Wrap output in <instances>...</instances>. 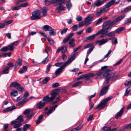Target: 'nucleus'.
<instances>
[{
    "instance_id": "1",
    "label": "nucleus",
    "mask_w": 131,
    "mask_h": 131,
    "mask_svg": "<svg viewBox=\"0 0 131 131\" xmlns=\"http://www.w3.org/2000/svg\"><path fill=\"white\" fill-rule=\"evenodd\" d=\"M78 53L76 52L73 54V56L66 62L62 66L58 69L56 71L54 74L53 76L54 78L57 77L60 72L63 70V68L70 64L74 60L75 57L78 55Z\"/></svg>"
},
{
    "instance_id": "2",
    "label": "nucleus",
    "mask_w": 131,
    "mask_h": 131,
    "mask_svg": "<svg viewBox=\"0 0 131 131\" xmlns=\"http://www.w3.org/2000/svg\"><path fill=\"white\" fill-rule=\"evenodd\" d=\"M112 28V27L109 26L105 29L102 28L101 29V34L100 37L102 38L107 36L108 37L114 36L116 35L115 31L111 32L107 34V33L111 30Z\"/></svg>"
},
{
    "instance_id": "3",
    "label": "nucleus",
    "mask_w": 131,
    "mask_h": 131,
    "mask_svg": "<svg viewBox=\"0 0 131 131\" xmlns=\"http://www.w3.org/2000/svg\"><path fill=\"white\" fill-rule=\"evenodd\" d=\"M57 94V92L56 90H54L50 94V97L48 95H47L43 97V101L48 103L53 100Z\"/></svg>"
},
{
    "instance_id": "4",
    "label": "nucleus",
    "mask_w": 131,
    "mask_h": 131,
    "mask_svg": "<svg viewBox=\"0 0 131 131\" xmlns=\"http://www.w3.org/2000/svg\"><path fill=\"white\" fill-rule=\"evenodd\" d=\"M32 16L30 18L32 20L40 19L41 17V12L38 10L33 12L32 13Z\"/></svg>"
},
{
    "instance_id": "5",
    "label": "nucleus",
    "mask_w": 131,
    "mask_h": 131,
    "mask_svg": "<svg viewBox=\"0 0 131 131\" xmlns=\"http://www.w3.org/2000/svg\"><path fill=\"white\" fill-rule=\"evenodd\" d=\"M10 86L15 88L20 92H22L24 90V88L21 86L18 83L16 82H14L11 83Z\"/></svg>"
},
{
    "instance_id": "6",
    "label": "nucleus",
    "mask_w": 131,
    "mask_h": 131,
    "mask_svg": "<svg viewBox=\"0 0 131 131\" xmlns=\"http://www.w3.org/2000/svg\"><path fill=\"white\" fill-rule=\"evenodd\" d=\"M96 75L97 76V78L100 79H102L108 76L109 75V73L107 72H104L100 70L98 72L95 73Z\"/></svg>"
},
{
    "instance_id": "7",
    "label": "nucleus",
    "mask_w": 131,
    "mask_h": 131,
    "mask_svg": "<svg viewBox=\"0 0 131 131\" xmlns=\"http://www.w3.org/2000/svg\"><path fill=\"white\" fill-rule=\"evenodd\" d=\"M94 16L93 14H91L85 18L84 21L85 23V25L88 26L92 23V19Z\"/></svg>"
},
{
    "instance_id": "8",
    "label": "nucleus",
    "mask_w": 131,
    "mask_h": 131,
    "mask_svg": "<svg viewBox=\"0 0 131 131\" xmlns=\"http://www.w3.org/2000/svg\"><path fill=\"white\" fill-rule=\"evenodd\" d=\"M107 102L104 99H103L101 103L97 105L95 109H98L99 110L102 109L107 104Z\"/></svg>"
},
{
    "instance_id": "9",
    "label": "nucleus",
    "mask_w": 131,
    "mask_h": 131,
    "mask_svg": "<svg viewBox=\"0 0 131 131\" xmlns=\"http://www.w3.org/2000/svg\"><path fill=\"white\" fill-rule=\"evenodd\" d=\"M108 10L105 7L103 8H99L97 11L96 15L97 16H100L105 13Z\"/></svg>"
},
{
    "instance_id": "10",
    "label": "nucleus",
    "mask_w": 131,
    "mask_h": 131,
    "mask_svg": "<svg viewBox=\"0 0 131 131\" xmlns=\"http://www.w3.org/2000/svg\"><path fill=\"white\" fill-rule=\"evenodd\" d=\"M96 2H95L92 4V6L94 8L95 7H98L104 4V1L102 0H97Z\"/></svg>"
},
{
    "instance_id": "11",
    "label": "nucleus",
    "mask_w": 131,
    "mask_h": 131,
    "mask_svg": "<svg viewBox=\"0 0 131 131\" xmlns=\"http://www.w3.org/2000/svg\"><path fill=\"white\" fill-rule=\"evenodd\" d=\"M116 0H111L108 3H106L105 5V7L108 10L111 6L115 5Z\"/></svg>"
},
{
    "instance_id": "12",
    "label": "nucleus",
    "mask_w": 131,
    "mask_h": 131,
    "mask_svg": "<svg viewBox=\"0 0 131 131\" xmlns=\"http://www.w3.org/2000/svg\"><path fill=\"white\" fill-rule=\"evenodd\" d=\"M108 41V39H103L100 40H97L95 43L96 44H98L99 45L101 46L102 45L106 43Z\"/></svg>"
},
{
    "instance_id": "13",
    "label": "nucleus",
    "mask_w": 131,
    "mask_h": 131,
    "mask_svg": "<svg viewBox=\"0 0 131 131\" xmlns=\"http://www.w3.org/2000/svg\"><path fill=\"white\" fill-rule=\"evenodd\" d=\"M101 32L100 30L96 34L87 37H86V39L87 40H92L95 38V36L98 35H99L101 34Z\"/></svg>"
},
{
    "instance_id": "14",
    "label": "nucleus",
    "mask_w": 131,
    "mask_h": 131,
    "mask_svg": "<svg viewBox=\"0 0 131 131\" xmlns=\"http://www.w3.org/2000/svg\"><path fill=\"white\" fill-rule=\"evenodd\" d=\"M110 85H109L104 87L100 93V96H102L105 94L109 88Z\"/></svg>"
},
{
    "instance_id": "15",
    "label": "nucleus",
    "mask_w": 131,
    "mask_h": 131,
    "mask_svg": "<svg viewBox=\"0 0 131 131\" xmlns=\"http://www.w3.org/2000/svg\"><path fill=\"white\" fill-rule=\"evenodd\" d=\"M124 109V107H122L120 110L117 113L115 116V118L117 119H118L121 116L123 112Z\"/></svg>"
},
{
    "instance_id": "16",
    "label": "nucleus",
    "mask_w": 131,
    "mask_h": 131,
    "mask_svg": "<svg viewBox=\"0 0 131 131\" xmlns=\"http://www.w3.org/2000/svg\"><path fill=\"white\" fill-rule=\"evenodd\" d=\"M45 102L42 103L41 101L39 102L36 105V107L39 109L42 108L45 105Z\"/></svg>"
},
{
    "instance_id": "17",
    "label": "nucleus",
    "mask_w": 131,
    "mask_h": 131,
    "mask_svg": "<svg viewBox=\"0 0 131 131\" xmlns=\"http://www.w3.org/2000/svg\"><path fill=\"white\" fill-rule=\"evenodd\" d=\"M16 108L15 106H13L12 107H7L5 110H3V111L4 112L11 111Z\"/></svg>"
},
{
    "instance_id": "18",
    "label": "nucleus",
    "mask_w": 131,
    "mask_h": 131,
    "mask_svg": "<svg viewBox=\"0 0 131 131\" xmlns=\"http://www.w3.org/2000/svg\"><path fill=\"white\" fill-rule=\"evenodd\" d=\"M41 10L43 16H46L47 14V8L46 7H43L41 9Z\"/></svg>"
},
{
    "instance_id": "19",
    "label": "nucleus",
    "mask_w": 131,
    "mask_h": 131,
    "mask_svg": "<svg viewBox=\"0 0 131 131\" xmlns=\"http://www.w3.org/2000/svg\"><path fill=\"white\" fill-rule=\"evenodd\" d=\"M51 28H52L50 26L47 25H46L43 27L42 29L43 30L49 31L51 30Z\"/></svg>"
},
{
    "instance_id": "20",
    "label": "nucleus",
    "mask_w": 131,
    "mask_h": 131,
    "mask_svg": "<svg viewBox=\"0 0 131 131\" xmlns=\"http://www.w3.org/2000/svg\"><path fill=\"white\" fill-rule=\"evenodd\" d=\"M58 5H59V6L57 7L56 10H65L66 9V7L63 6L61 4H58Z\"/></svg>"
},
{
    "instance_id": "21",
    "label": "nucleus",
    "mask_w": 131,
    "mask_h": 131,
    "mask_svg": "<svg viewBox=\"0 0 131 131\" xmlns=\"http://www.w3.org/2000/svg\"><path fill=\"white\" fill-rule=\"evenodd\" d=\"M27 69V66H23V68L19 71V72L20 74H22L26 71Z\"/></svg>"
},
{
    "instance_id": "22",
    "label": "nucleus",
    "mask_w": 131,
    "mask_h": 131,
    "mask_svg": "<svg viewBox=\"0 0 131 131\" xmlns=\"http://www.w3.org/2000/svg\"><path fill=\"white\" fill-rule=\"evenodd\" d=\"M75 39L72 38L71 39L69 42V46L70 47H74L75 45V43L74 42Z\"/></svg>"
},
{
    "instance_id": "23",
    "label": "nucleus",
    "mask_w": 131,
    "mask_h": 131,
    "mask_svg": "<svg viewBox=\"0 0 131 131\" xmlns=\"http://www.w3.org/2000/svg\"><path fill=\"white\" fill-rule=\"evenodd\" d=\"M111 22V21L109 20L108 21H105L102 25V28L105 29V28L108 25L110 24V23Z\"/></svg>"
},
{
    "instance_id": "24",
    "label": "nucleus",
    "mask_w": 131,
    "mask_h": 131,
    "mask_svg": "<svg viewBox=\"0 0 131 131\" xmlns=\"http://www.w3.org/2000/svg\"><path fill=\"white\" fill-rule=\"evenodd\" d=\"M66 6L67 8L69 10L72 6V5L70 2H68L66 3Z\"/></svg>"
},
{
    "instance_id": "25",
    "label": "nucleus",
    "mask_w": 131,
    "mask_h": 131,
    "mask_svg": "<svg viewBox=\"0 0 131 131\" xmlns=\"http://www.w3.org/2000/svg\"><path fill=\"white\" fill-rule=\"evenodd\" d=\"M125 16V15L123 14L116 18L115 19L116 20L117 22L120 21L124 18Z\"/></svg>"
},
{
    "instance_id": "26",
    "label": "nucleus",
    "mask_w": 131,
    "mask_h": 131,
    "mask_svg": "<svg viewBox=\"0 0 131 131\" xmlns=\"http://www.w3.org/2000/svg\"><path fill=\"white\" fill-rule=\"evenodd\" d=\"M86 78H88L89 77H93L96 75L95 74H94L93 73H89L88 74H85Z\"/></svg>"
},
{
    "instance_id": "27",
    "label": "nucleus",
    "mask_w": 131,
    "mask_h": 131,
    "mask_svg": "<svg viewBox=\"0 0 131 131\" xmlns=\"http://www.w3.org/2000/svg\"><path fill=\"white\" fill-rule=\"evenodd\" d=\"M27 100H28L26 99H23L21 101L18 103L17 105L19 106L21 105H23L24 103L27 101Z\"/></svg>"
},
{
    "instance_id": "28",
    "label": "nucleus",
    "mask_w": 131,
    "mask_h": 131,
    "mask_svg": "<svg viewBox=\"0 0 131 131\" xmlns=\"http://www.w3.org/2000/svg\"><path fill=\"white\" fill-rule=\"evenodd\" d=\"M30 124H26L24 126L23 128V131H26L27 129H28L30 127Z\"/></svg>"
},
{
    "instance_id": "29",
    "label": "nucleus",
    "mask_w": 131,
    "mask_h": 131,
    "mask_svg": "<svg viewBox=\"0 0 131 131\" xmlns=\"http://www.w3.org/2000/svg\"><path fill=\"white\" fill-rule=\"evenodd\" d=\"M49 34L51 36H54L56 35V32L53 29H52L49 31Z\"/></svg>"
},
{
    "instance_id": "30",
    "label": "nucleus",
    "mask_w": 131,
    "mask_h": 131,
    "mask_svg": "<svg viewBox=\"0 0 131 131\" xmlns=\"http://www.w3.org/2000/svg\"><path fill=\"white\" fill-rule=\"evenodd\" d=\"M9 68L8 67H6L5 68V69L3 71V73L6 74L8 73L9 72Z\"/></svg>"
},
{
    "instance_id": "31",
    "label": "nucleus",
    "mask_w": 131,
    "mask_h": 131,
    "mask_svg": "<svg viewBox=\"0 0 131 131\" xmlns=\"http://www.w3.org/2000/svg\"><path fill=\"white\" fill-rule=\"evenodd\" d=\"M11 96H15L18 95L17 92V90H14L11 92L10 93Z\"/></svg>"
},
{
    "instance_id": "32",
    "label": "nucleus",
    "mask_w": 131,
    "mask_h": 131,
    "mask_svg": "<svg viewBox=\"0 0 131 131\" xmlns=\"http://www.w3.org/2000/svg\"><path fill=\"white\" fill-rule=\"evenodd\" d=\"M17 121L18 120V122L19 123H21V122H23L24 121V119L22 117L21 115L19 116L17 118Z\"/></svg>"
},
{
    "instance_id": "33",
    "label": "nucleus",
    "mask_w": 131,
    "mask_h": 131,
    "mask_svg": "<svg viewBox=\"0 0 131 131\" xmlns=\"http://www.w3.org/2000/svg\"><path fill=\"white\" fill-rule=\"evenodd\" d=\"M124 85L126 86H131V80L126 81L124 83Z\"/></svg>"
},
{
    "instance_id": "34",
    "label": "nucleus",
    "mask_w": 131,
    "mask_h": 131,
    "mask_svg": "<svg viewBox=\"0 0 131 131\" xmlns=\"http://www.w3.org/2000/svg\"><path fill=\"white\" fill-rule=\"evenodd\" d=\"M62 52L63 53H64L67 50V47L66 46H62L60 47Z\"/></svg>"
},
{
    "instance_id": "35",
    "label": "nucleus",
    "mask_w": 131,
    "mask_h": 131,
    "mask_svg": "<svg viewBox=\"0 0 131 131\" xmlns=\"http://www.w3.org/2000/svg\"><path fill=\"white\" fill-rule=\"evenodd\" d=\"M51 65L50 64H49L48 65L46 68L45 73L46 74H48V72H49L50 68H51Z\"/></svg>"
},
{
    "instance_id": "36",
    "label": "nucleus",
    "mask_w": 131,
    "mask_h": 131,
    "mask_svg": "<svg viewBox=\"0 0 131 131\" xmlns=\"http://www.w3.org/2000/svg\"><path fill=\"white\" fill-rule=\"evenodd\" d=\"M47 39L49 43L51 45H54V41L53 40L49 38H47Z\"/></svg>"
},
{
    "instance_id": "37",
    "label": "nucleus",
    "mask_w": 131,
    "mask_h": 131,
    "mask_svg": "<svg viewBox=\"0 0 131 131\" xmlns=\"http://www.w3.org/2000/svg\"><path fill=\"white\" fill-rule=\"evenodd\" d=\"M94 47V46H92L89 49L88 51L87 54V56L88 57L89 56L88 54H89L93 50Z\"/></svg>"
},
{
    "instance_id": "38",
    "label": "nucleus",
    "mask_w": 131,
    "mask_h": 131,
    "mask_svg": "<svg viewBox=\"0 0 131 131\" xmlns=\"http://www.w3.org/2000/svg\"><path fill=\"white\" fill-rule=\"evenodd\" d=\"M131 89L129 88H128L126 90L124 95L125 96H127L129 94V92L131 91Z\"/></svg>"
},
{
    "instance_id": "39",
    "label": "nucleus",
    "mask_w": 131,
    "mask_h": 131,
    "mask_svg": "<svg viewBox=\"0 0 131 131\" xmlns=\"http://www.w3.org/2000/svg\"><path fill=\"white\" fill-rule=\"evenodd\" d=\"M124 30L123 27H120L118 28L115 30L116 33L119 34V33L121 31Z\"/></svg>"
},
{
    "instance_id": "40",
    "label": "nucleus",
    "mask_w": 131,
    "mask_h": 131,
    "mask_svg": "<svg viewBox=\"0 0 131 131\" xmlns=\"http://www.w3.org/2000/svg\"><path fill=\"white\" fill-rule=\"evenodd\" d=\"M8 50V47L7 46H4L0 49V51H1L5 52L7 51Z\"/></svg>"
},
{
    "instance_id": "41",
    "label": "nucleus",
    "mask_w": 131,
    "mask_h": 131,
    "mask_svg": "<svg viewBox=\"0 0 131 131\" xmlns=\"http://www.w3.org/2000/svg\"><path fill=\"white\" fill-rule=\"evenodd\" d=\"M111 127L104 126L102 128V130L103 131H110Z\"/></svg>"
},
{
    "instance_id": "42",
    "label": "nucleus",
    "mask_w": 131,
    "mask_h": 131,
    "mask_svg": "<svg viewBox=\"0 0 131 131\" xmlns=\"http://www.w3.org/2000/svg\"><path fill=\"white\" fill-rule=\"evenodd\" d=\"M49 61V59L48 56L44 59L42 61L41 63L43 64H45L47 63Z\"/></svg>"
},
{
    "instance_id": "43",
    "label": "nucleus",
    "mask_w": 131,
    "mask_h": 131,
    "mask_svg": "<svg viewBox=\"0 0 131 131\" xmlns=\"http://www.w3.org/2000/svg\"><path fill=\"white\" fill-rule=\"evenodd\" d=\"M7 47L8 49L10 51H12L14 49V47L12 44L8 45Z\"/></svg>"
},
{
    "instance_id": "44",
    "label": "nucleus",
    "mask_w": 131,
    "mask_h": 131,
    "mask_svg": "<svg viewBox=\"0 0 131 131\" xmlns=\"http://www.w3.org/2000/svg\"><path fill=\"white\" fill-rule=\"evenodd\" d=\"M50 79V78L49 77H48L46 78L43 80V83L44 84L46 83Z\"/></svg>"
},
{
    "instance_id": "45",
    "label": "nucleus",
    "mask_w": 131,
    "mask_h": 131,
    "mask_svg": "<svg viewBox=\"0 0 131 131\" xmlns=\"http://www.w3.org/2000/svg\"><path fill=\"white\" fill-rule=\"evenodd\" d=\"M130 10H131V6H129L125 8L124 10V12L126 13Z\"/></svg>"
},
{
    "instance_id": "46",
    "label": "nucleus",
    "mask_w": 131,
    "mask_h": 131,
    "mask_svg": "<svg viewBox=\"0 0 131 131\" xmlns=\"http://www.w3.org/2000/svg\"><path fill=\"white\" fill-rule=\"evenodd\" d=\"M21 6H16L12 8V9L13 10H18L20 9Z\"/></svg>"
},
{
    "instance_id": "47",
    "label": "nucleus",
    "mask_w": 131,
    "mask_h": 131,
    "mask_svg": "<svg viewBox=\"0 0 131 131\" xmlns=\"http://www.w3.org/2000/svg\"><path fill=\"white\" fill-rule=\"evenodd\" d=\"M18 66H21L22 65V61L21 59H18L16 62Z\"/></svg>"
},
{
    "instance_id": "48",
    "label": "nucleus",
    "mask_w": 131,
    "mask_h": 131,
    "mask_svg": "<svg viewBox=\"0 0 131 131\" xmlns=\"http://www.w3.org/2000/svg\"><path fill=\"white\" fill-rule=\"evenodd\" d=\"M68 29V28H65L64 29H63L61 31V34L62 35H63L64 34H65L67 31Z\"/></svg>"
},
{
    "instance_id": "49",
    "label": "nucleus",
    "mask_w": 131,
    "mask_h": 131,
    "mask_svg": "<svg viewBox=\"0 0 131 131\" xmlns=\"http://www.w3.org/2000/svg\"><path fill=\"white\" fill-rule=\"evenodd\" d=\"M39 33L44 37V38L46 40V38H47V36L46 34L43 33L41 31L39 32Z\"/></svg>"
},
{
    "instance_id": "50",
    "label": "nucleus",
    "mask_w": 131,
    "mask_h": 131,
    "mask_svg": "<svg viewBox=\"0 0 131 131\" xmlns=\"http://www.w3.org/2000/svg\"><path fill=\"white\" fill-rule=\"evenodd\" d=\"M52 111L53 108L52 107H50L49 108L48 111L46 113L48 115L52 112Z\"/></svg>"
},
{
    "instance_id": "51",
    "label": "nucleus",
    "mask_w": 131,
    "mask_h": 131,
    "mask_svg": "<svg viewBox=\"0 0 131 131\" xmlns=\"http://www.w3.org/2000/svg\"><path fill=\"white\" fill-rule=\"evenodd\" d=\"M107 67V66H104L102 67L100 69V70L102 71H104V72H107L106 71V68Z\"/></svg>"
},
{
    "instance_id": "52",
    "label": "nucleus",
    "mask_w": 131,
    "mask_h": 131,
    "mask_svg": "<svg viewBox=\"0 0 131 131\" xmlns=\"http://www.w3.org/2000/svg\"><path fill=\"white\" fill-rule=\"evenodd\" d=\"M74 35V33H70L67 36L66 38L69 40L70 38L72 37Z\"/></svg>"
},
{
    "instance_id": "53",
    "label": "nucleus",
    "mask_w": 131,
    "mask_h": 131,
    "mask_svg": "<svg viewBox=\"0 0 131 131\" xmlns=\"http://www.w3.org/2000/svg\"><path fill=\"white\" fill-rule=\"evenodd\" d=\"M60 86L58 83L56 82L53 83L52 85V86L53 88H56Z\"/></svg>"
},
{
    "instance_id": "54",
    "label": "nucleus",
    "mask_w": 131,
    "mask_h": 131,
    "mask_svg": "<svg viewBox=\"0 0 131 131\" xmlns=\"http://www.w3.org/2000/svg\"><path fill=\"white\" fill-rule=\"evenodd\" d=\"M82 83V82L81 81H79L73 84L72 85V87H76V86L78 85L79 84H81Z\"/></svg>"
},
{
    "instance_id": "55",
    "label": "nucleus",
    "mask_w": 131,
    "mask_h": 131,
    "mask_svg": "<svg viewBox=\"0 0 131 131\" xmlns=\"http://www.w3.org/2000/svg\"><path fill=\"white\" fill-rule=\"evenodd\" d=\"M34 115V113H33L31 114L28 115L26 116L27 117V120H29L31 117L32 116Z\"/></svg>"
},
{
    "instance_id": "56",
    "label": "nucleus",
    "mask_w": 131,
    "mask_h": 131,
    "mask_svg": "<svg viewBox=\"0 0 131 131\" xmlns=\"http://www.w3.org/2000/svg\"><path fill=\"white\" fill-rule=\"evenodd\" d=\"M78 28V25H75L72 26V28L73 31H75L77 30Z\"/></svg>"
},
{
    "instance_id": "57",
    "label": "nucleus",
    "mask_w": 131,
    "mask_h": 131,
    "mask_svg": "<svg viewBox=\"0 0 131 131\" xmlns=\"http://www.w3.org/2000/svg\"><path fill=\"white\" fill-rule=\"evenodd\" d=\"M129 128L131 129V123L127 124L124 127V129Z\"/></svg>"
},
{
    "instance_id": "58",
    "label": "nucleus",
    "mask_w": 131,
    "mask_h": 131,
    "mask_svg": "<svg viewBox=\"0 0 131 131\" xmlns=\"http://www.w3.org/2000/svg\"><path fill=\"white\" fill-rule=\"evenodd\" d=\"M93 44V43H91L89 44H88L85 46L84 47V48L85 49H86L87 48H89L91 47Z\"/></svg>"
},
{
    "instance_id": "59",
    "label": "nucleus",
    "mask_w": 131,
    "mask_h": 131,
    "mask_svg": "<svg viewBox=\"0 0 131 131\" xmlns=\"http://www.w3.org/2000/svg\"><path fill=\"white\" fill-rule=\"evenodd\" d=\"M22 125V124L19 123L18 124H17L15 125H14V127L15 128H17L19 127L20 126Z\"/></svg>"
},
{
    "instance_id": "60",
    "label": "nucleus",
    "mask_w": 131,
    "mask_h": 131,
    "mask_svg": "<svg viewBox=\"0 0 131 131\" xmlns=\"http://www.w3.org/2000/svg\"><path fill=\"white\" fill-rule=\"evenodd\" d=\"M83 124H81L79 125L78 126H77L75 129L76 131L77 130H80L83 126Z\"/></svg>"
},
{
    "instance_id": "61",
    "label": "nucleus",
    "mask_w": 131,
    "mask_h": 131,
    "mask_svg": "<svg viewBox=\"0 0 131 131\" xmlns=\"http://www.w3.org/2000/svg\"><path fill=\"white\" fill-rule=\"evenodd\" d=\"M117 22L115 19L114 20L112 21L110 23V26L113 25L115 24Z\"/></svg>"
},
{
    "instance_id": "62",
    "label": "nucleus",
    "mask_w": 131,
    "mask_h": 131,
    "mask_svg": "<svg viewBox=\"0 0 131 131\" xmlns=\"http://www.w3.org/2000/svg\"><path fill=\"white\" fill-rule=\"evenodd\" d=\"M63 62L56 63L55 64V65L56 67H60L63 63Z\"/></svg>"
},
{
    "instance_id": "63",
    "label": "nucleus",
    "mask_w": 131,
    "mask_h": 131,
    "mask_svg": "<svg viewBox=\"0 0 131 131\" xmlns=\"http://www.w3.org/2000/svg\"><path fill=\"white\" fill-rule=\"evenodd\" d=\"M102 20V18H99L97 21L96 24L97 25L101 23Z\"/></svg>"
},
{
    "instance_id": "64",
    "label": "nucleus",
    "mask_w": 131,
    "mask_h": 131,
    "mask_svg": "<svg viewBox=\"0 0 131 131\" xmlns=\"http://www.w3.org/2000/svg\"><path fill=\"white\" fill-rule=\"evenodd\" d=\"M30 111L28 109H27L24 111V113L26 116L29 113Z\"/></svg>"
}]
</instances>
